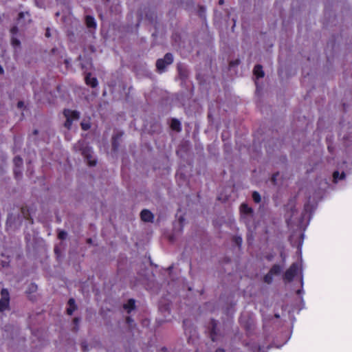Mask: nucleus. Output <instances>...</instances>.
<instances>
[{
  "mask_svg": "<svg viewBox=\"0 0 352 352\" xmlns=\"http://www.w3.org/2000/svg\"><path fill=\"white\" fill-rule=\"evenodd\" d=\"M14 164L15 166L14 172L16 177L18 178L19 176H21V168L23 166V160L20 157H15L14 158Z\"/></svg>",
  "mask_w": 352,
  "mask_h": 352,
  "instance_id": "obj_6",
  "label": "nucleus"
},
{
  "mask_svg": "<svg viewBox=\"0 0 352 352\" xmlns=\"http://www.w3.org/2000/svg\"><path fill=\"white\" fill-rule=\"evenodd\" d=\"M85 82L87 85L91 87H96L98 85V80L95 77H93L91 74H87L85 76Z\"/></svg>",
  "mask_w": 352,
  "mask_h": 352,
  "instance_id": "obj_8",
  "label": "nucleus"
},
{
  "mask_svg": "<svg viewBox=\"0 0 352 352\" xmlns=\"http://www.w3.org/2000/svg\"><path fill=\"white\" fill-rule=\"evenodd\" d=\"M298 270V265L293 263L290 267L285 272L284 278L287 281H291L296 275Z\"/></svg>",
  "mask_w": 352,
  "mask_h": 352,
  "instance_id": "obj_4",
  "label": "nucleus"
},
{
  "mask_svg": "<svg viewBox=\"0 0 352 352\" xmlns=\"http://www.w3.org/2000/svg\"><path fill=\"white\" fill-rule=\"evenodd\" d=\"M82 155L87 158V163L89 166H95L96 161L92 155V151L89 147H86L82 150Z\"/></svg>",
  "mask_w": 352,
  "mask_h": 352,
  "instance_id": "obj_5",
  "label": "nucleus"
},
{
  "mask_svg": "<svg viewBox=\"0 0 352 352\" xmlns=\"http://www.w3.org/2000/svg\"><path fill=\"white\" fill-rule=\"evenodd\" d=\"M4 72L3 68L0 65V74H3Z\"/></svg>",
  "mask_w": 352,
  "mask_h": 352,
  "instance_id": "obj_27",
  "label": "nucleus"
},
{
  "mask_svg": "<svg viewBox=\"0 0 352 352\" xmlns=\"http://www.w3.org/2000/svg\"><path fill=\"white\" fill-rule=\"evenodd\" d=\"M254 74L257 77V78H262L264 76V72H263V67L261 65H257L254 67Z\"/></svg>",
  "mask_w": 352,
  "mask_h": 352,
  "instance_id": "obj_9",
  "label": "nucleus"
},
{
  "mask_svg": "<svg viewBox=\"0 0 352 352\" xmlns=\"http://www.w3.org/2000/svg\"><path fill=\"white\" fill-rule=\"evenodd\" d=\"M272 277L273 275L270 272H269L267 274L265 275L264 278L265 282L267 283H270L272 280Z\"/></svg>",
  "mask_w": 352,
  "mask_h": 352,
  "instance_id": "obj_18",
  "label": "nucleus"
},
{
  "mask_svg": "<svg viewBox=\"0 0 352 352\" xmlns=\"http://www.w3.org/2000/svg\"><path fill=\"white\" fill-rule=\"evenodd\" d=\"M236 243L237 245H241L242 243V239L241 237H238L236 239Z\"/></svg>",
  "mask_w": 352,
  "mask_h": 352,
  "instance_id": "obj_23",
  "label": "nucleus"
},
{
  "mask_svg": "<svg viewBox=\"0 0 352 352\" xmlns=\"http://www.w3.org/2000/svg\"><path fill=\"white\" fill-rule=\"evenodd\" d=\"M277 175H278V174H277V175H274L272 177V181H273V182H274V183H275L276 177V176H277Z\"/></svg>",
  "mask_w": 352,
  "mask_h": 352,
  "instance_id": "obj_28",
  "label": "nucleus"
},
{
  "mask_svg": "<svg viewBox=\"0 0 352 352\" xmlns=\"http://www.w3.org/2000/svg\"><path fill=\"white\" fill-rule=\"evenodd\" d=\"M63 113L66 118V122L65 123V126L67 129H70L72 122L74 120H78L79 113L76 111L65 109Z\"/></svg>",
  "mask_w": 352,
  "mask_h": 352,
  "instance_id": "obj_2",
  "label": "nucleus"
},
{
  "mask_svg": "<svg viewBox=\"0 0 352 352\" xmlns=\"http://www.w3.org/2000/svg\"><path fill=\"white\" fill-rule=\"evenodd\" d=\"M141 219L145 222H151L153 219V214L148 210H143L140 214Z\"/></svg>",
  "mask_w": 352,
  "mask_h": 352,
  "instance_id": "obj_7",
  "label": "nucleus"
},
{
  "mask_svg": "<svg viewBox=\"0 0 352 352\" xmlns=\"http://www.w3.org/2000/svg\"><path fill=\"white\" fill-rule=\"evenodd\" d=\"M223 3H224V1H223V0H219V3L220 5L223 4Z\"/></svg>",
  "mask_w": 352,
  "mask_h": 352,
  "instance_id": "obj_31",
  "label": "nucleus"
},
{
  "mask_svg": "<svg viewBox=\"0 0 352 352\" xmlns=\"http://www.w3.org/2000/svg\"><path fill=\"white\" fill-rule=\"evenodd\" d=\"M23 105H24V103L22 101H19L17 104L18 107L20 109L22 108L23 107Z\"/></svg>",
  "mask_w": 352,
  "mask_h": 352,
  "instance_id": "obj_24",
  "label": "nucleus"
},
{
  "mask_svg": "<svg viewBox=\"0 0 352 352\" xmlns=\"http://www.w3.org/2000/svg\"><path fill=\"white\" fill-rule=\"evenodd\" d=\"M124 309H126L129 313L131 312L135 308V300L133 299H130L127 303L124 305Z\"/></svg>",
  "mask_w": 352,
  "mask_h": 352,
  "instance_id": "obj_11",
  "label": "nucleus"
},
{
  "mask_svg": "<svg viewBox=\"0 0 352 352\" xmlns=\"http://www.w3.org/2000/svg\"><path fill=\"white\" fill-rule=\"evenodd\" d=\"M81 126L83 130L87 131L91 127V125L89 122H82Z\"/></svg>",
  "mask_w": 352,
  "mask_h": 352,
  "instance_id": "obj_19",
  "label": "nucleus"
},
{
  "mask_svg": "<svg viewBox=\"0 0 352 352\" xmlns=\"http://www.w3.org/2000/svg\"><path fill=\"white\" fill-rule=\"evenodd\" d=\"M126 320H127L128 323H130L131 322H132V320L129 317L127 318Z\"/></svg>",
  "mask_w": 352,
  "mask_h": 352,
  "instance_id": "obj_30",
  "label": "nucleus"
},
{
  "mask_svg": "<svg viewBox=\"0 0 352 352\" xmlns=\"http://www.w3.org/2000/svg\"><path fill=\"white\" fill-rule=\"evenodd\" d=\"M17 32V28L16 27H14L11 29V32L12 34H16Z\"/></svg>",
  "mask_w": 352,
  "mask_h": 352,
  "instance_id": "obj_25",
  "label": "nucleus"
},
{
  "mask_svg": "<svg viewBox=\"0 0 352 352\" xmlns=\"http://www.w3.org/2000/svg\"><path fill=\"white\" fill-rule=\"evenodd\" d=\"M333 181L334 182H337L340 179H342L345 177V174L344 173H342L340 175V173L338 171H335L333 174Z\"/></svg>",
  "mask_w": 352,
  "mask_h": 352,
  "instance_id": "obj_14",
  "label": "nucleus"
},
{
  "mask_svg": "<svg viewBox=\"0 0 352 352\" xmlns=\"http://www.w3.org/2000/svg\"><path fill=\"white\" fill-rule=\"evenodd\" d=\"M170 126L173 130H175L177 131H180V129H181L180 122L177 120H175V119H173L172 120Z\"/></svg>",
  "mask_w": 352,
  "mask_h": 352,
  "instance_id": "obj_13",
  "label": "nucleus"
},
{
  "mask_svg": "<svg viewBox=\"0 0 352 352\" xmlns=\"http://www.w3.org/2000/svg\"><path fill=\"white\" fill-rule=\"evenodd\" d=\"M216 352H225V351L222 349H217Z\"/></svg>",
  "mask_w": 352,
  "mask_h": 352,
  "instance_id": "obj_29",
  "label": "nucleus"
},
{
  "mask_svg": "<svg viewBox=\"0 0 352 352\" xmlns=\"http://www.w3.org/2000/svg\"><path fill=\"white\" fill-rule=\"evenodd\" d=\"M78 318H75V319H74V322H75L76 323H77V322H78Z\"/></svg>",
  "mask_w": 352,
  "mask_h": 352,
  "instance_id": "obj_32",
  "label": "nucleus"
},
{
  "mask_svg": "<svg viewBox=\"0 0 352 352\" xmlns=\"http://www.w3.org/2000/svg\"><path fill=\"white\" fill-rule=\"evenodd\" d=\"M12 45L14 46V47H19L20 46V41L16 38H12Z\"/></svg>",
  "mask_w": 352,
  "mask_h": 352,
  "instance_id": "obj_20",
  "label": "nucleus"
},
{
  "mask_svg": "<svg viewBox=\"0 0 352 352\" xmlns=\"http://www.w3.org/2000/svg\"><path fill=\"white\" fill-rule=\"evenodd\" d=\"M281 271V268L279 265H275L270 270V272L274 276L278 274Z\"/></svg>",
  "mask_w": 352,
  "mask_h": 352,
  "instance_id": "obj_15",
  "label": "nucleus"
},
{
  "mask_svg": "<svg viewBox=\"0 0 352 352\" xmlns=\"http://www.w3.org/2000/svg\"><path fill=\"white\" fill-rule=\"evenodd\" d=\"M25 16H30V14L28 12H20L19 14V20H21V19L24 18Z\"/></svg>",
  "mask_w": 352,
  "mask_h": 352,
  "instance_id": "obj_22",
  "label": "nucleus"
},
{
  "mask_svg": "<svg viewBox=\"0 0 352 352\" xmlns=\"http://www.w3.org/2000/svg\"><path fill=\"white\" fill-rule=\"evenodd\" d=\"M86 24L88 28H95L96 25L94 18L91 16H87Z\"/></svg>",
  "mask_w": 352,
  "mask_h": 352,
  "instance_id": "obj_12",
  "label": "nucleus"
},
{
  "mask_svg": "<svg viewBox=\"0 0 352 352\" xmlns=\"http://www.w3.org/2000/svg\"><path fill=\"white\" fill-rule=\"evenodd\" d=\"M173 61L172 54L167 53L164 58L158 59L156 62V67L159 72L162 73L164 71L166 67L170 65Z\"/></svg>",
  "mask_w": 352,
  "mask_h": 352,
  "instance_id": "obj_1",
  "label": "nucleus"
},
{
  "mask_svg": "<svg viewBox=\"0 0 352 352\" xmlns=\"http://www.w3.org/2000/svg\"><path fill=\"white\" fill-rule=\"evenodd\" d=\"M69 307L67 309L68 315H72L76 309L75 300L73 298H70L68 301Z\"/></svg>",
  "mask_w": 352,
  "mask_h": 352,
  "instance_id": "obj_10",
  "label": "nucleus"
},
{
  "mask_svg": "<svg viewBox=\"0 0 352 352\" xmlns=\"http://www.w3.org/2000/svg\"><path fill=\"white\" fill-rule=\"evenodd\" d=\"M10 304V294L6 289H3L1 292L0 299V311L2 312L8 309Z\"/></svg>",
  "mask_w": 352,
  "mask_h": 352,
  "instance_id": "obj_3",
  "label": "nucleus"
},
{
  "mask_svg": "<svg viewBox=\"0 0 352 352\" xmlns=\"http://www.w3.org/2000/svg\"><path fill=\"white\" fill-rule=\"evenodd\" d=\"M252 199L256 203H259L261 199L259 193L257 192H254L252 193Z\"/></svg>",
  "mask_w": 352,
  "mask_h": 352,
  "instance_id": "obj_17",
  "label": "nucleus"
},
{
  "mask_svg": "<svg viewBox=\"0 0 352 352\" xmlns=\"http://www.w3.org/2000/svg\"><path fill=\"white\" fill-rule=\"evenodd\" d=\"M241 212H243V213H246V214H248L250 212H251V208H249L248 206V205L245 204H243L241 206Z\"/></svg>",
  "mask_w": 352,
  "mask_h": 352,
  "instance_id": "obj_16",
  "label": "nucleus"
},
{
  "mask_svg": "<svg viewBox=\"0 0 352 352\" xmlns=\"http://www.w3.org/2000/svg\"><path fill=\"white\" fill-rule=\"evenodd\" d=\"M45 36L47 37H50V30L49 29L47 30L46 33H45Z\"/></svg>",
  "mask_w": 352,
  "mask_h": 352,
  "instance_id": "obj_26",
  "label": "nucleus"
},
{
  "mask_svg": "<svg viewBox=\"0 0 352 352\" xmlns=\"http://www.w3.org/2000/svg\"><path fill=\"white\" fill-rule=\"evenodd\" d=\"M212 333H214V327L212 329Z\"/></svg>",
  "mask_w": 352,
  "mask_h": 352,
  "instance_id": "obj_33",
  "label": "nucleus"
},
{
  "mask_svg": "<svg viewBox=\"0 0 352 352\" xmlns=\"http://www.w3.org/2000/svg\"><path fill=\"white\" fill-rule=\"evenodd\" d=\"M67 236V232L65 231H60L58 232V238L60 239H65Z\"/></svg>",
  "mask_w": 352,
  "mask_h": 352,
  "instance_id": "obj_21",
  "label": "nucleus"
}]
</instances>
